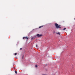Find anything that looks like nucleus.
I'll list each match as a JSON object with an SVG mask.
<instances>
[{
  "instance_id": "0eeeda50",
  "label": "nucleus",
  "mask_w": 75,
  "mask_h": 75,
  "mask_svg": "<svg viewBox=\"0 0 75 75\" xmlns=\"http://www.w3.org/2000/svg\"><path fill=\"white\" fill-rule=\"evenodd\" d=\"M15 73L16 74H17V71H15Z\"/></svg>"
},
{
  "instance_id": "f257e3e1",
  "label": "nucleus",
  "mask_w": 75,
  "mask_h": 75,
  "mask_svg": "<svg viewBox=\"0 0 75 75\" xmlns=\"http://www.w3.org/2000/svg\"><path fill=\"white\" fill-rule=\"evenodd\" d=\"M55 25L56 28H61V27H60L61 25H58V24L55 23Z\"/></svg>"
},
{
  "instance_id": "4468645a",
  "label": "nucleus",
  "mask_w": 75,
  "mask_h": 75,
  "mask_svg": "<svg viewBox=\"0 0 75 75\" xmlns=\"http://www.w3.org/2000/svg\"><path fill=\"white\" fill-rule=\"evenodd\" d=\"M74 19L75 20V18H74Z\"/></svg>"
},
{
  "instance_id": "f8f14e48",
  "label": "nucleus",
  "mask_w": 75,
  "mask_h": 75,
  "mask_svg": "<svg viewBox=\"0 0 75 75\" xmlns=\"http://www.w3.org/2000/svg\"><path fill=\"white\" fill-rule=\"evenodd\" d=\"M66 29V28H64V29H63V30H65V29Z\"/></svg>"
},
{
  "instance_id": "9d476101",
  "label": "nucleus",
  "mask_w": 75,
  "mask_h": 75,
  "mask_svg": "<svg viewBox=\"0 0 75 75\" xmlns=\"http://www.w3.org/2000/svg\"><path fill=\"white\" fill-rule=\"evenodd\" d=\"M37 66H37V65H35V67H36V68H37Z\"/></svg>"
},
{
  "instance_id": "39448f33",
  "label": "nucleus",
  "mask_w": 75,
  "mask_h": 75,
  "mask_svg": "<svg viewBox=\"0 0 75 75\" xmlns=\"http://www.w3.org/2000/svg\"><path fill=\"white\" fill-rule=\"evenodd\" d=\"M57 34H59V35H60V33L59 32H58L57 33Z\"/></svg>"
},
{
  "instance_id": "7ed1b4c3",
  "label": "nucleus",
  "mask_w": 75,
  "mask_h": 75,
  "mask_svg": "<svg viewBox=\"0 0 75 75\" xmlns=\"http://www.w3.org/2000/svg\"><path fill=\"white\" fill-rule=\"evenodd\" d=\"M26 39V40H28V38L27 37V36L25 37H23V39Z\"/></svg>"
},
{
  "instance_id": "6e6552de",
  "label": "nucleus",
  "mask_w": 75,
  "mask_h": 75,
  "mask_svg": "<svg viewBox=\"0 0 75 75\" xmlns=\"http://www.w3.org/2000/svg\"><path fill=\"white\" fill-rule=\"evenodd\" d=\"M22 59H23V58H24V56H23L22 57Z\"/></svg>"
},
{
  "instance_id": "9b49d317",
  "label": "nucleus",
  "mask_w": 75,
  "mask_h": 75,
  "mask_svg": "<svg viewBox=\"0 0 75 75\" xmlns=\"http://www.w3.org/2000/svg\"><path fill=\"white\" fill-rule=\"evenodd\" d=\"M17 53H15V55H17Z\"/></svg>"
},
{
  "instance_id": "ddd939ff",
  "label": "nucleus",
  "mask_w": 75,
  "mask_h": 75,
  "mask_svg": "<svg viewBox=\"0 0 75 75\" xmlns=\"http://www.w3.org/2000/svg\"><path fill=\"white\" fill-rule=\"evenodd\" d=\"M20 50H22V48H21L20 49Z\"/></svg>"
},
{
  "instance_id": "20e7f679",
  "label": "nucleus",
  "mask_w": 75,
  "mask_h": 75,
  "mask_svg": "<svg viewBox=\"0 0 75 75\" xmlns=\"http://www.w3.org/2000/svg\"><path fill=\"white\" fill-rule=\"evenodd\" d=\"M35 39V38L34 37H33L31 38V40H34Z\"/></svg>"
},
{
  "instance_id": "1a4fd4ad",
  "label": "nucleus",
  "mask_w": 75,
  "mask_h": 75,
  "mask_svg": "<svg viewBox=\"0 0 75 75\" xmlns=\"http://www.w3.org/2000/svg\"><path fill=\"white\" fill-rule=\"evenodd\" d=\"M36 47H38V45H36Z\"/></svg>"
},
{
  "instance_id": "f03ea898",
  "label": "nucleus",
  "mask_w": 75,
  "mask_h": 75,
  "mask_svg": "<svg viewBox=\"0 0 75 75\" xmlns=\"http://www.w3.org/2000/svg\"><path fill=\"white\" fill-rule=\"evenodd\" d=\"M36 35L38 37H42V35H40L39 34H37Z\"/></svg>"
},
{
  "instance_id": "423d86ee",
  "label": "nucleus",
  "mask_w": 75,
  "mask_h": 75,
  "mask_svg": "<svg viewBox=\"0 0 75 75\" xmlns=\"http://www.w3.org/2000/svg\"><path fill=\"white\" fill-rule=\"evenodd\" d=\"M43 27V26H41L39 27V28H41V27Z\"/></svg>"
}]
</instances>
